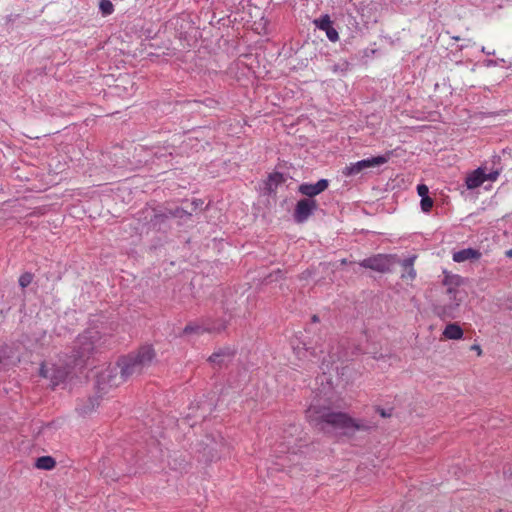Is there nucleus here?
Wrapping results in <instances>:
<instances>
[{
  "instance_id": "nucleus-1",
  "label": "nucleus",
  "mask_w": 512,
  "mask_h": 512,
  "mask_svg": "<svg viewBox=\"0 0 512 512\" xmlns=\"http://www.w3.org/2000/svg\"><path fill=\"white\" fill-rule=\"evenodd\" d=\"M307 416L322 431H326L328 427L334 430H340L344 434L354 433L358 430H368L369 425L359 422L346 413L334 412L329 408H312L307 410Z\"/></svg>"
},
{
  "instance_id": "nucleus-2",
  "label": "nucleus",
  "mask_w": 512,
  "mask_h": 512,
  "mask_svg": "<svg viewBox=\"0 0 512 512\" xmlns=\"http://www.w3.org/2000/svg\"><path fill=\"white\" fill-rule=\"evenodd\" d=\"M106 336L95 329L90 328L80 334L73 343L71 355L68 358L76 366H83L95 352H98L106 345Z\"/></svg>"
},
{
  "instance_id": "nucleus-3",
  "label": "nucleus",
  "mask_w": 512,
  "mask_h": 512,
  "mask_svg": "<svg viewBox=\"0 0 512 512\" xmlns=\"http://www.w3.org/2000/svg\"><path fill=\"white\" fill-rule=\"evenodd\" d=\"M156 356L151 345L141 346L136 352L121 357L117 364L120 369L121 380L140 375L144 369L149 367Z\"/></svg>"
},
{
  "instance_id": "nucleus-4",
  "label": "nucleus",
  "mask_w": 512,
  "mask_h": 512,
  "mask_svg": "<svg viewBox=\"0 0 512 512\" xmlns=\"http://www.w3.org/2000/svg\"><path fill=\"white\" fill-rule=\"evenodd\" d=\"M458 290L455 288H448L446 296L448 302L440 303L434 306V313L442 320L454 319L457 317L460 300L457 299Z\"/></svg>"
},
{
  "instance_id": "nucleus-5",
  "label": "nucleus",
  "mask_w": 512,
  "mask_h": 512,
  "mask_svg": "<svg viewBox=\"0 0 512 512\" xmlns=\"http://www.w3.org/2000/svg\"><path fill=\"white\" fill-rule=\"evenodd\" d=\"M125 382L120 378V369L118 364L116 366L108 365L96 375L95 386L98 392H105L107 388L117 387Z\"/></svg>"
},
{
  "instance_id": "nucleus-6",
  "label": "nucleus",
  "mask_w": 512,
  "mask_h": 512,
  "mask_svg": "<svg viewBox=\"0 0 512 512\" xmlns=\"http://www.w3.org/2000/svg\"><path fill=\"white\" fill-rule=\"evenodd\" d=\"M74 367L77 366L68 358L63 366L53 365L48 368L47 366L42 365L40 368V375L44 378H50L52 386L55 388L65 381Z\"/></svg>"
},
{
  "instance_id": "nucleus-7",
  "label": "nucleus",
  "mask_w": 512,
  "mask_h": 512,
  "mask_svg": "<svg viewBox=\"0 0 512 512\" xmlns=\"http://www.w3.org/2000/svg\"><path fill=\"white\" fill-rule=\"evenodd\" d=\"M389 159V156L379 155L376 157H371L367 159L360 160L356 163H351L349 166H346L343 170L344 176H356L363 170L375 166H380L385 164Z\"/></svg>"
},
{
  "instance_id": "nucleus-8",
  "label": "nucleus",
  "mask_w": 512,
  "mask_h": 512,
  "mask_svg": "<svg viewBox=\"0 0 512 512\" xmlns=\"http://www.w3.org/2000/svg\"><path fill=\"white\" fill-rule=\"evenodd\" d=\"M392 264L393 257L386 254H376L359 262L361 267L371 269L379 273L389 272Z\"/></svg>"
},
{
  "instance_id": "nucleus-9",
  "label": "nucleus",
  "mask_w": 512,
  "mask_h": 512,
  "mask_svg": "<svg viewBox=\"0 0 512 512\" xmlns=\"http://www.w3.org/2000/svg\"><path fill=\"white\" fill-rule=\"evenodd\" d=\"M318 208L314 199H300L295 206L293 218L296 223H304Z\"/></svg>"
},
{
  "instance_id": "nucleus-10",
  "label": "nucleus",
  "mask_w": 512,
  "mask_h": 512,
  "mask_svg": "<svg viewBox=\"0 0 512 512\" xmlns=\"http://www.w3.org/2000/svg\"><path fill=\"white\" fill-rule=\"evenodd\" d=\"M226 329V322L222 321L221 326H210L206 325L205 321L202 324L198 323H189L185 326L183 329L182 334L183 335H190V334H203V333H220Z\"/></svg>"
},
{
  "instance_id": "nucleus-11",
  "label": "nucleus",
  "mask_w": 512,
  "mask_h": 512,
  "mask_svg": "<svg viewBox=\"0 0 512 512\" xmlns=\"http://www.w3.org/2000/svg\"><path fill=\"white\" fill-rule=\"evenodd\" d=\"M329 186V181L327 179H320L314 184L311 183H302L298 187V192L302 195L306 196V199H313L315 196L319 195L323 191H325Z\"/></svg>"
},
{
  "instance_id": "nucleus-12",
  "label": "nucleus",
  "mask_w": 512,
  "mask_h": 512,
  "mask_svg": "<svg viewBox=\"0 0 512 512\" xmlns=\"http://www.w3.org/2000/svg\"><path fill=\"white\" fill-rule=\"evenodd\" d=\"M314 25L321 31L326 33L327 38L331 42H336L339 39L337 30L333 27V23L328 14L321 15L313 21Z\"/></svg>"
},
{
  "instance_id": "nucleus-13",
  "label": "nucleus",
  "mask_w": 512,
  "mask_h": 512,
  "mask_svg": "<svg viewBox=\"0 0 512 512\" xmlns=\"http://www.w3.org/2000/svg\"><path fill=\"white\" fill-rule=\"evenodd\" d=\"M235 355V350L230 347L220 348L215 351L209 358L208 361L214 367H222L232 361Z\"/></svg>"
},
{
  "instance_id": "nucleus-14",
  "label": "nucleus",
  "mask_w": 512,
  "mask_h": 512,
  "mask_svg": "<svg viewBox=\"0 0 512 512\" xmlns=\"http://www.w3.org/2000/svg\"><path fill=\"white\" fill-rule=\"evenodd\" d=\"M192 216V213L187 211L184 208L177 207L175 209H169L164 213L156 214L155 220L157 222H163L165 219L168 218H178L181 220L186 221L187 219H190Z\"/></svg>"
},
{
  "instance_id": "nucleus-15",
  "label": "nucleus",
  "mask_w": 512,
  "mask_h": 512,
  "mask_svg": "<svg viewBox=\"0 0 512 512\" xmlns=\"http://www.w3.org/2000/svg\"><path fill=\"white\" fill-rule=\"evenodd\" d=\"M485 182L484 168L478 167L467 175L465 183L468 189L472 190L480 187Z\"/></svg>"
},
{
  "instance_id": "nucleus-16",
  "label": "nucleus",
  "mask_w": 512,
  "mask_h": 512,
  "mask_svg": "<svg viewBox=\"0 0 512 512\" xmlns=\"http://www.w3.org/2000/svg\"><path fill=\"white\" fill-rule=\"evenodd\" d=\"M481 257V252L474 248H466L459 250L453 254V261L461 263L467 260H478Z\"/></svg>"
},
{
  "instance_id": "nucleus-17",
  "label": "nucleus",
  "mask_w": 512,
  "mask_h": 512,
  "mask_svg": "<svg viewBox=\"0 0 512 512\" xmlns=\"http://www.w3.org/2000/svg\"><path fill=\"white\" fill-rule=\"evenodd\" d=\"M443 336L447 339L459 340L463 337V330L458 324L450 323L445 327Z\"/></svg>"
},
{
  "instance_id": "nucleus-18",
  "label": "nucleus",
  "mask_w": 512,
  "mask_h": 512,
  "mask_svg": "<svg viewBox=\"0 0 512 512\" xmlns=\"http://www.w3.org/2000/svg\"><path fill=\"white\" fill-rule=\"evenodd\" d=\"M416 256H411L402 261V267L404 268L406 273L402 274V278H409L410 280L415 279L416 271L413 268L414 261Z\"/></svg>"
},
{
  "instance_id": "nucleus-19",
  "label": "nucleus",
  "mask_w": 512,
  "mask_h": 512,
  "mask_svg": "<svg viewBox=\"0 0 512 512\" xmlns=\"http://www.w3.org/2000/svg\"><path fill=\"white\" fill-rule=\"evenodd\" d=\"M35 466L42 470H51L56 466V461L51 456H41L36 459Z\"/></svg>"
},
{
  "instance_id": "nucleus-20",
  "label": "nucleus",
  "mask_w": 512,
  "mask_h": 512,
  "mask_svg": "<svg viewBox=\"0 0 512 512\" xmlns=\"http://www.w3.org/2000/svg\"><path fill=\"white\" fill-rule=\"evenodd\" d=\"M99 9L103 16H108L114 12V5L110 0H101Z\"/></svg>"
},
{
  "instance_id": "nucleus-21",
  "label": "nucleus",
  "mask_w": 512,
  "mask_h": 512,
  "mask_svg": "<svg viewBox=\"0 0 512 512\" xmlns=\"http://www.w3.org/2000/svg\"><path fill=\"white\" fill-rule=\"evenodd\" d=\"M434 204L433 199L430 196L422 197L420 200V206L423 212L428 213L432 209Z\"/></svg>"
},
{
  "instance_id": "nucleus-22",
  "label": "nucleus",
  "mask_w": 512,
  "mask_h": 512,
  "mask_svg": "<svg viewBox=\"0 0 512 512\" xmlns=\"http://www.w3.org/2000/svg\"><path fill=\"white\" fill-rule=\"evenodd\" d=\"M33 280V275L32 273H29V272H25L23 273L20 277H19V285L22 287V288H26L27 286H29L31 284Z\"/></svg>"
},
{
  "instance_id": "nucleus-23",
  "label": "nucleus",
  "mask_w": 512,
  "mask_h": 512,
  "mask_svg": "<svg viewBox=\"0 0 512 512\" xmlns=\"http://www.w3.org/2000/svg\"><path fill=\"white\" fill-rule=\"evenodd\" d=\"M500 175V171L499 170H494V171H490L489 173H486L484 171V177H485V181H496L497 178L499 177Z\"/></svg>"
},
{
  "instance_id": "nucleus-24",
  "label": "nucleus",
  "mask_w": 512,
  "mask_h": 512,
  "mask_svg": "<svg viewBox=\"0 0 512 512\" xmlns=\"http://www.w3.org/2000/svg\"><path fill=\"white\" fill-rule=\"evenodd\" d=\"M417 193L422 198L423 196H429V189L425 184H419L417 186Z\"/></svg>"
},
{
  "instance_id": "nucleus-25",
  "label": "nucleus",
  "mask_w": 512,
  "mask_h": 512,
  "mask_svg": "<svg viewBox=\"0 0 512 512\" xmlns=\"http://www.w3.org/2000/svg\"><path fill=\"white\" fill-rule=\"evenodd\" d=\"M377 413L383 418L391 417L392 416V409H384L381 407L376 408Z\"/></svg>"
},
{
  "instance_id": "nucleus-26",
  "label": "nucleus",
  "mask_w": 512,
  "mask_h": 512,
  "mask_svg": "<svg viewBox=\"0 0 512 512\" xmlns=\"http://www.w3.org/2000/svg\"><path fill=\"white\" fill-rule=\"evenodd\" d=\"M89 402H90L91 406H89V407H77V410L81 414H86V413L92 411L94 409V399H90Z\"/></svg>"
},
{
  "instance_id": "nucleus-27",
  "label": "nucleus",
  "mask_w": 512,
  "mask_h": 512,
  "mask_svg": "<svg viewBox=\"0 0 512 512\" xmlns=\"http://www.w3.org/2000/svg\"><path fill=\"white\" fill-rule=\"evenodd\" d=\"M269 180L279 184L282 181V175L280 173H275L269 176Z\"/></svg>"
},
{
  "instance_id": "nucleus-28",
  "label": "nucleus",
  "mask_w": 512,
  "mask_h": 512,
  "mask_svg": "<svg viewBox=\"0 0 512 512\" xmlns=\"http://www.w3.org/2000/svg\"><path fill=\"white\" fill-rule=\"evenodd\" d=\"M222 321H224V319H218L216 321L206 320L205 323H206V325L219 327V326H221ZM225 322L227 323L226 320H225Z\"/></svg>"
},
{
  "instance_id": "nucleus-29",
  "label": "nucleus",
  "mask_w": 512,
  "mask_h": 512,
  "mask_svg": "<svg viewBox=\"0 0 512 512\" xmlns=\"http://www.w3.org/2000/svg\"><path fill=\"white\" fill-rule=\"evenodd\" d=\"M305 350L310 353L313 357H318V351L315 347H310L305 345Z\"/></svg>"
},
{
  "instance_id": "nucleus-30",
  "label": "nucleus",
  "mask_w": 512,
  "mask_h": 512,
  "mask_svg": "<svg viewBox=\"0 0 512 512\" xmlns=\"http://www.w3.org/2000/svg\"><path fill=\"white\" fill-rule=\"evenodd\" d=\"M203 202L201 200H193L191 202L192 210H196L200 205H202Z\"/></svg>"
},
{
  "instance_id": "nucleus-31",
  "label": "nucleus",
  "mask_w": 512,
  "mask_h": 512,
  "mask_svg": "<svg viewBox=\"0 0 512 512\" xmlns=\"http://www.w3.org/2000/svg\"><path fill=\"white\" fill-rule=\"evenodd\" d=\"M6 358V352L0 348V363Z\"/></svg>"
},
{
  "instance_id": "nucleus-32",
  "label": "nucleus",
  "mask_w": 512,
  "mask_h": 512,
  "mask_svg": "<svg viewBox=\"0 0 512 512\" xmlns=\"http://www.w3.org/2000/svg\"><path fill=\"white\" fill-rule=\"evenodd\" d=\"M472 349H474L475 351H477V352H478V355H480V354H481V348H480V346H478V345H473V346H472Z\"/></svg>"
},
{
  "instance_id": "nucleus-33",
  "label": "nucleus",
  "mask_w": 512,
  "mask_h": 512,
  "mask_svg": "<svg viewBox=\"0 0 512 512\" xmlns=\"http://www.w3.org/2000/svg\"><path fill=\"white\" fill-rule=\"evenodd\" d=\"M312 322L317 323L319 322V317L317 315L312 316Z\"/></svg>"
},
{
  "instance_id": "nucleus-34",
  "label": "nucleus",
  "mask_w": 512,
  "mask_h": 512,
  "mask_svg": "<svg viewBox=\"0 0 512 512\" xmlns=\"http://www.w3.org/2000/svg\"><path fill=\"white\" fill-rule=\"evenodd\" d=\"M506 256L510 258L512 257V249L506 251Z\"/></svg>"
},
{
  "instance_id": "nucleus-35",
  "label": "nucleus",
  "mask_w": 512,
  "mask_h": 512,
  "mask_svg": "<svg viewBox=\"0 0 512 512\" xmlns=\"http://www.w3.org/2000/svg\"><path fill=\"white\" fill-rule=\"evenodd\" d=\"M453 39L458 41L460 38L458 36H456V37H453Z\"/></svg>"
}]
</instances>
